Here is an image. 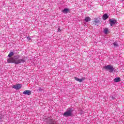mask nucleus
Here are the masks:
<instances>
[{
  "label": "nucleus",
  "instance_id": "obj_1",
  "mask_svg": "<svg viewBox=\"0 0 124 124\" xmlns=\"http://www.w3.org/2000/svg\"><path fill=\"white\" fill-rule=\"evenodd\" d=\"M14 57H11L7 59V62L9 63H15L16 64H19L20 63H24L26 62V59L25 58L19 59V56H15Z\"/></svg>",
  "mask_w": 124,
  "mask_h": 124
},
{
  "label": "nucleus",
  "instance_id": "obj_2",
  "mask_svg": "<svg viewBox=\"0 0 124 124\" xmlns=\"http://www.w3.org/2000/svg\"><path fill=\"white\" fill-rule=\"evenodd\" d=\"M73 112V110L71 108H69L66 112H65L63 116L64 117H70V116L72 115V112Z\"/></svg>",
  "mask_w": 124,
  "mask_h": 124
},
{
  "label": "nucleus",
  "instance_id": "obj_3",
  "mask_svg": "<svg viewBox=\"0 0 124 124\" xmlns=\"http://www.w3.org/2000/svg\"><path fill=\"white\" fill-rule=\"evenodd\" d=\"M104 68L107 70H109V72H112L114 71V67L112 65L109 64L104 66Z\"/></svg>",
  "mask_w": 124,
  "mask_h": 124
},
{
  "label": "nucleus",
  "instance_id": "obj_4",
  "mask_svg": "<svg viewBox=\"0 0 124 124\" xmlns=\"http://www.w3.org/2000/svg\"><path fill=\"white\" fill-rule=\"evenodd\" d=\"M109 24L110 27H113L114 25H115L117 23V20L115 18H110L109 20Z\"/></svg>",
  "mask_w": 124,
  "mask_h": 124
},
{
  "label": "nucleus",
  "instance_id": "obj_5",
  "mask_svg": "<svg viewBox=\"0 0 124 124\" xmlns=\"http://www.w3.org/2000/svg\"><path fill=\"white\" fill-rule=\"evenodd\" d=\"M13 89H15V90H20L22 88V84H17L12 86Z\"/></svg>",
  "mask_w": 124,
  "mask_h": 124
},
{
  "label": "nucleus",
  "instance_id": "obj_6",
  "mask_svg": "<svg viewBox=\"0 0 124 124\" xmlns=\"http://www.w3.org/2000/svg\"><path fill=\"white\" fill-rule=\"evenodd\" d=\"M23 94H27V95H31V91L30 90H25L23 92Z\"/></svg>",
  "mask_w": 124,
  "mask_h": 124
},
{
  "label": "nucleus",
  "instance_id": "obj_7",
  "mask_svg": "<svg viewBox=\"0 0 124 124\" xmlns=\"http://www.w3.org/2000/svg\"><path fill=\"white\" fill-rule=\"evenodd\" d=\"M75 80H76V81H78V82H83V81H84V80H85V78H75Z\"/></svg>",
  "mask_w": 124,
  "mask_h": 124
},
{
  "label": "nucleus",
  "instance_id": "obj_8",
  "mask_svg": "<svg viewBox=\"0 0 124 124\" xmlns=\"http://www.w3.org/2000/svg\"><path fill=\"white\" fill-rule=\"evenodd\" d=\"M69 11V9L67 8H64L62 11V12L64 13L65 14H66L68 13V12Z\"/></svg>",
  "mask_w": 124,
  "mask_h": 124
},
{
  "label": "nucleus",
  "instance_id": "obj_9",
  "mask_svg": "<svg viewBox=\"0 0 124 124\" xmlns=\"http://www.w3.org/2000/svg\"><path fill=\"white\" fill-rule=\"evenodd\" d=\"M108 15H107V14H105L103 16V20H105L107 19H108Z\"/></svg>",
  "mask_w": 124,
  "mask_h": 124
},
{
  "label": "nucleus",
  "instance_id": "obj_10",
  "mask_svg": "<svg viewBox=\"0 0 124 124\" xmlns=\"http://www.w3.org/2000/svg\"><path fill=\"white\" fill-rule=\"evenodd\" d=\"M85 21L86 22V23H88V22H90L92 19H91L90 17H86L85 18Z\"/></svg>",
  "mask_w": 124,
  "mask_h": 124
},
{
  "label": "nucleus",
  "instance_id": "obj_11",
  "mask_svg": "<svg viewBox=\"0 0 124 124\" xmlns=\"http://www.w3.org/2000/svg\"><path fill=\"white\" fill-rule=\"evenodd\" d=\"M108 32L109 30L108 29V28H105L104 29V33H105V34H107V33H108Z\"/></svg>",
  "mask_w": 124,
  "mask_h": 124
},
{
  "label": "nucleus",
  "instance_id": "obj_12",
  "mask_svg": "<svg viewBox=\"0 0 124 124\" xmlns=\"http://www.w3.org/2000/svg\"><path fill=\"white\" fill-rule=\"evenodd\" d=\"M121 81V78H116L114 79V82H115L116 83H118L119 82H120Z\"/></svg>",
  "mask_w": 124,
  "mask_h": 124
},
{
  "label": "nucleus",
  "instance_id": "obj_13",
  "mask_svg": "<svg viewBox=\"0 0 124 124\" xmlns=\"http://www.w3.org/2000/svg\"><path fill=\"white\" fill-rule=\"evenodd\" d=\"M13 56H14V52H11L8 55V58H12Z\"/></svg>",
  "mask_w": 124,
  "mask_h": 124
},
{
  "label": "nucleus",
  "instance_id": "obj_14",
  "mask_svg": "<svg viewBox=\"0 0 124 124\" xmlns=\"http://www.w3.org/2000/svg\"><path fill=\"white\" fill-rule=\"evenodd\" d=\"M98 22H99V21L98 20V19L97 18H94V22H93V24L94 25H96L97 24V23H98Z\"/></svg>",
  "mask_w": 124,
  "mask_h": 124
},
{
  "label": "nucleus",
  "instance_id": "obj_15",
  "mask_svg": "<svg viewBox=\"0 0 124 124\" xmlns=\"http://www.w3.org/2000/svg\"><path fill=\"white\" fill-rule=\"evenodd\" d=\"M48 124H55V122L53 120L51 119V120L49 121V123Z\"/></svg>",
  "mask_w": 124,
  "mask_h": 124
},
{
  "label": "nucleus",
  "instance_id": "obj_16",
  "mask_svg": "<svg viewBox=\"0 0 124 124\" xmlns=\"http://www.w3.org/2000/svg\"><path fill=\"white\" fill-rule=\"evenodd\" d=\"M113 45H114V46H115V47H118V44H117V43H116V42H114L113 43Z\"/></svg>",
  "mask_w": 124,
  "mask_h": 124
},
{
  "label": "nucleus",
  "instance_id": "obj_17",
  "mask_svg": "<svg viewBox=\"0 0 124 124\" xmlns=\"http://www.w3.org/2000/svg\"><path fill=\"white\" fill-rule=\"evenodd\" d=\"M27 40H28V41H31V37H28Z\"/></svg>",
  "mask_w": 124,
  "mask_h": 124
},
{
  "label": "nucleus",
  "instance_id": "obj_18",
  "mask_svg": "<svg viewBox=\"0 0 124 124\" xmlns=\"http://www.w3.org/2000/svg\"><path fill=\"white\" fill-rule=\"evenodd\" d=\"M38 90H39V92H42L43 91V89L41 88H39Z\"/></svg>",
  "mask_w": 124,
  "mask_h": 124
},
{
  "label": "nucleus",
  "instance_id": "obj_19",
  "mask_svg": "<svg viewBox=\"0 0 124 124\" xmlns=\"http://www.w3.org/2000/svg\"><path fill=\"white\" fill-rule=\"evenodd\" d=\"M110 98H111V99H115V97H114V96H111L110 97Z\"/></svg>",
  "mask_w": 124,
  "mask_h": 124
},
{
  "label": "nucleus",
  "instance_id": "obj_20",
  "mask_svg": "<svg viewBox=\"0 0 124 124\" xmlns=\"http://www.w3.org/2000/svg\"><path fill=\"white\" fill-rule=\"evenodd\" d=\"M0 119H1V118L2 117V115L0 114Z\"/></svg>",
  "mask_w": 124,
  "mask_h": 124
},
{
  "label": "nucleus",
  "instance_id": "obj_21",
  "mask_svg": "<svg viewBox=\"0 0 124 124\" xmlns=\"http://www.w3.org/2000/svg\"><path fill=\"white\" fill-rule=\"evenodd\" d=\"M58 31H61V29H60V28L58 29Z\"/></svg>",
  "mask_w": 124,
  "mask_h": 124
}]
</instances>
